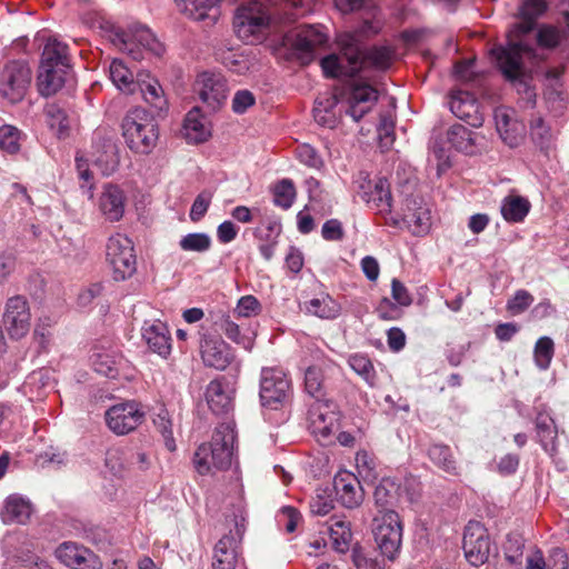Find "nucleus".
I'll use <instances>...</instances> for the list:
<instances>
[{"mask_svg": "<svg viewBox=\"0 0 569 569\" xmlns=\"http://www.w3.org/2000/svg\"><path fill=\"white\" fill-rule=\"evenodd\" d=\"M523 548L525 542L520 535H508L503 545L506 560L510 563H520L523 555Z\"/></svg>", "mask_w": 569, "mask_h": 569, "instance_id": "54", "label": "nucleus"}, {"mask_svg": "<svg viewBox=\"0 0 569 569\" xmlns=\"http://www.w3.org/2000/svg\"><path fill=\"white\" fill-rule=\"evenodd\" d=\"M535 428L541 447L546 451L553 450L558 438V429L555 419L548 410L542 409L537 412Z\"/></svg>", "mask_w": 569, "mask_h": 569, "instance_id": "36", "label": "nucleus"}, {"mask_svg": "<svg viewBox=\"0 0 569 569\" xmlns=\"http://www.w3.org/2000/svg\"><path fill=\"white\" fill-rule=\"evenodd\" d=\"M137 87L141 91L144 101L151 107L162 110L167 106L162 87L148 72L141 71L137 73Z\"/></svg>", "mask_w": 569, "mask_h": 569, "instance_id": "35", "label": "nucleus"}, {"mask_svg": "<svg viewBox=\"0 0 569 569\" xmlns=\"http://www.w3.org/2000/svg\"><path fill=\"white\" fill-rule=\"evenodd\" d=\"M329 535L336 551L345 553L350 548L352 532L350 525L343 520H335L329 526Z\"/></svg>", "mask_w": 569, "mask_h": 569, "instance_id": "45", "label": "nucleus"}, {"mask_svg": "<svg viewBox=\"0 0 569 569\" xmlns=\"http://www.w3.org/2000/svg\"><path fill=\"white\" fill-rule=\"evenodd\" d=\"M121 361V353L112 348H96L91 356L94 371L110 379H116L119 376Z\"/></svg>", "mask_w": 569, "mask_h": 569, "instance_id": "30", "label": "nucleus"}, {"mask_svg": "<svg viewBox=\"0 0 569 569\" xmlns=\"http://www.w3.org/2000/svg\"><path fill=\"white\" fill-rule=\"evenodd\" d=\"M154 426L161 433L166 448L171 452L176 451L177 446L172 431V422L168 418L167 411H161L158 413L157 418L154 419Z\"/></svg>", "mask_w": 569, "mask_h": 569, "instance_id": "56", "label": "nucleus"}, {"mask_svg": "<svg viewBox=\"0 0 569 569\" xmlns=\"http://www.w3.org/2000/svg\"><path fill=\"white\" fill-rule=\"evenodd\" d=\"M183 134L189 142L201 143L211 137V129L198 107L191 109L183 121Z\"/></svg>", "mask_w": 569, "mask_h": 569, "instance_id": "33", "label": "nucleus"}, {"mask_svg": "<svg viewBox=\"0 0 569 569\" xmlns=\"http://www.w3.org/2000/svg\"><path fill=\"white\" fill-rule=\"evenodd\" d=\"M297 157L299 161L310 168L321 169L323 160L318 151L310 144H301L297 148Z\"/></svg>", "mask_w": 569, "mask_h": 569, "instance_id": "62", "label": "nucleus"}, {"mask_svg": "<svg viewBox=\"0 0 569 569\" xmlns=\"http://www.w3.org/2000/svg\"><path fill=\"white\" fill-rule=\"evenodd\" d=\"M273 203L284 210L291 208L296 199V187L290 179H281L271 189Z\"/></svg>", "mask_w": 569, "mask_h": 569, "instance_id": "49", "label": "nucleus"}, {"mask_svg": "<svg viewBox=\"0 0 569 569\" xmlns=\"http://www.w3.org/2000/svg\"><path fill=\"white\" fill-rule=\"evenodd\" d=\"M116 40L122 44V49L126 50L134 60H138L141 57L140 51L133 48L136 43L157 56H160L163 51L162 44L157 40L152 31L142 24H134L130 27L128 32H117Z\"/></svg>", "mask_w": 569, "mask_h": 569, "instance_id": "17", "label": "nucleus"}, {"mask_svg": "<svg viewBox=\"0 0 569 569\" xmlns=\"http://www.w3.org/2000/svg\"><path fill=\"white\" fill-rule=\"evenodd\" d=\"M333 488L338 501L346 508H356L363 499L360 482L352 472L339 471L333 478Z\"/></svg>", "mask_w": 569, "mask_h": 569, "instance_id": "25", "label": "nucleus"}, {"mask_svg": "<svg viewBox=\"0 0 569 569\" xmlns=\"http://www.w3.org/2000/svg\"><path fill=\"white\" fill-rule=\"evenodd\" d=\"M400 485L396 479L390 477L382 478L376 486L373 499L377 507L389 510L388 507L393 506L398 501Z\"/></svg>", "mask_w": 569, "mask_h": 569, "instance_id": "42", "label": "nucleus"}, {"mask_svg": "<svg viewBox=\"0 0 569 569\" xmlns=\"http://www.w3.org/2000/svg\"><path fill=\"white\" fill-rule=\"evenodd\" d=\"M41 63L46 67L52 64L53 67L70 68L68 47L56 38H50L44 44Z\"/></svg>", "mask_w": 569, "mask_h": 569, "instance_id": "43", "label": "nucleus"}, {"mask_svg": "<svg viewBox=\"0 0 569 569\" xmlns=\"http://www.w3.org/2000/svg\"><path fill=\"white\" fill-rule=\"evenodd\" d=\"M53 383L52 372L49 369L42 368L31 372L26 381V388L30 391H37L39 395L42 390L51 388Z\"/></svg>", "mask_w": 569, "mask_h": 569, "instance_id": "55", "label": "nucleus"}, {"mask_svg": "<svg viewBox=\"0 0 569 569\" xmlns=\"http://www.w3.org/2000/svg\"><path fill=\"white\" fill-rule=\"evenodd\" d=\"M181 13L196 21L210 17L211 11H217L221 0H174Z\"/></svg>", "mask_w": 569, "mask_h": 569, "instance_id": "40", "label": "nucleus"}, {"mask_svg": "<svg viewBox=\"0 0 569 569\" xmlns=\"http://www.w3.org/2000/svg\"><path fill=\"white\" fill-rule=\"evenodd\" d=\"M340 412L332 402H318L310 411L312 433L320 441H327L340 429Z\"/></svg>", "mask_w": 569, "mask_h": 569, "instance_id": "18", "label": "nucleus"}, {"mask_svg": "<svg viewBox=\"0 0 569 569\" xmlns=\"http://www.w3.org/2000/svg\"><path fill=\"white\" fill-rule=\"evenodd\" d=\"M56 557L71 569H100L101 561L91 550L73 542H63L56 550Z\"/></svg>", "mask_w": 569, "mask_h": 569, "instance_id": "20", "label": "nucleus"}, {"mask_svg": "<svg viewBox=\"0 0 569 569\" xmlns=\"http://www.w3.org/2000/svg\"><path fill=\"white\" fill-rule=\"evenodd\" d=\"M447 140L455 149L463 152H471L475 146L473 132L459 123L449 128Z\"/></svg>", "mask_w": 569, "mask_h": 569, "instance_id": "46", "label": "nucleus"}, {"mask_svg": "<svg viewBox=\"0 0 569 569\" xmlns=\"http://www.w3.org/2000/svg\"><path fill=\"white\" fill-rule=\"evenodd\" d=\"M547 569H568L569 559L565 549L556 547L549 551L547 560H545Z\"/></svg>", "mask_w": 569, "mask_h": 569, "instance_id": "64", "label": "nucleus"}, {"mask_svg": "<svg viewBox=\"0 0 569 569\" xmlns=\"http://www.w3.org/2000/svg\"><path fill=\"white\" fill-rule=\"evenodd\" d=\"M20 138L21 132L18 128L9 124L0 127V148L3 151L10 154L19 152Z\"/></svg>", "mask_w": 569, "mask_h": 569, "instance_id": "52", "label": "nucleus"}, {"mask_svg": "<svg viewBox=\"0 0 569 569\" xmlns=\"http://www.w3.org/2000/svg\"><path fill=\"white\" fill-rule=\"evenodd\" d=\"M31 513V502L21 495L13 493L4 500L0 517L4 523L24 525L29 521Z\"/></svg>", "mask_w": 569, "mask_h": 569, "instance_id": "29", "label": "nucleus"}, {"mask_svg": "<svg viewBox=\"0 0 569 569\" xmlns=\"http://www.w3.org/2000/svg\"><path fill=\"white\" fill-rule=\"evenodd\" d=\"M197 92L200 100L210 111L219 110L228 97V84L219 73L202 72L196 80Z\"/></svg>", "mask_w": 569, "mask_h": 569, "instance_id": "16", "label": "nucleus"}, {"mask_svg": "<svg viewBox=\"0 0 569 569\" xmlns=\"http://www.w3.org/2000/svg\"><path fill=\"white\" fill-rule=\"evenodd\" d=\"M313 0H253L239 7L233 28L246 43L260 42L271 23L290 22L310 10Z\"/></svg>", "mask_w": 569, "mask_h": 569, "instance_id": "1", "label": "nucleus"}, {"mask_svg": "<svg viewBox=\"0 0 569 569\" xmlns=\"http://www.w3.org/2000/svg\"><path fill=\"white\" fill-rule=\"evenodd\" d=\"M244 519L236 518L234 529L222 536L213 548L212 569H238L241 558V541L244 533Z\"/></svg>", "mask_w": 569, "mask_h": 569, "instance_id": "11", "label": "nucleus"}, {"mask_svg": "<svg viewBox=\"0 0 569 569\" xmlns=\"http://www.w3.org/2000/svg\"><path fill=\"white\" fill-rule=\"evenodd\" d=\"M449 107L451 112L473 128H480L483 123V114L476 97L458 90L450 96Z\"/></svg>", "mask_w": 569, "mask_h": 569, "instance_id": "22", "label": "nucleus"}, {"mask_svg": "<svg viewBox=\"0 0 569 569\" xmlns=\"http://www.w3.org/2000/svg\"><path fill=\"white\" fill-rule=\"evenodd\" d=\"M32 72L22 60L9 61L0 72V94L10 103L20 102L31 83Z\"/></svg>", "mask_w": 569, "mask_h": 569, "instance_id": "10", "label": "nucleus"}, {"mask_svg": "<svg viewBox=\"0 0 569 569\" xmlns=\"http://www.w3.org/2000/svg\"><path fill=\"white\" fill-rule=\"evenodd\" d=\"M530 50V47L521 41H509L507 46L491 49L490 53L502 76L515 81L522 74V53Z\"/></svg>", "mask_w": 569, "mask_h": 569, "instance_id": "15", "label": "nucleus"}, {"mask_svg": "<svg viewBox=\"0 0 569 569\" xmlns=\"http://www.w3.org/2000/svg\"><path fill=\"white\" fill-rule=\"evenodd\" d=\"M373 540L379 555L393 562L400 555L403 527L400 516L395 510L381 511L373 519Z\"/></svg>", "mask_w": 569, "mask_h": 569, "instance_id": "6", "label": "nucleus"}, {"mask_svg": "<svg viewBox=\"0 0 569 569\" xmlns=\"http://www.w3.org/2000/svg\"><path fill=\"white\" fill-rule=\"evenodd\" d=\"M322 372L317 367H309L305 372V388L306 391L312 396L318 398L321 395L322 390Z\"/></svg>", "mask_w": 569, "mask_h": 569, "instance_id": "61", "label": "nucleus"}, {"mask_svg": "<svg viewBox=\"0 0 569 569\" xmlns=\"http://www.w3.org/2000/svg\"><path fill=\"white\" fill-rule=\"evenodd\" d=\"M99 208L107 220L119 221L124 213L122 190L113 184L106 186L99 199Z\"/></svg>", "mask_w": 569, "mask_h": 569, "instance_id": "31", "label": "nucleus"}, {"mask_svg": "<svg viewBox=\"0 0 569 569\" xmlns=\"http://www.w3.org/2000/svg\"><path fill=\"white\" fill-rule=\"evenodd\" d=\"M291 392V381L281 368L261 369L259 397L262 407L277 410L290 399Z\"/></svg>", "mask_w": 569, "mask_h": 569, "instance_id": "8", "label": "nucleus"}, {"mask_svg": "<svg viewBox=\"0 0 569 569\" xmlns=\"http://www.w3.org/2000/svg\"><path fill=\"white\" fill-rule=\"evenodd\" d=\"M351 369L360 376L370 387H375L377 382V375L370 358L366 355L355 353L348 360Z\"/></svg>", "mask_w": 569, "mask_h": 569, "instance_id": "48", "label": "nucleus"}, {"mask_svg": "<svg viewBox=\"0 0 569 569\" xmlns=\"http://www.w3.org/2000/svg\"><path fill=\"white\" fill-rule=\"evenodd\" d=\"M2 326L12 339H20L29 332L31 312L24 296L17 295L7 299L2 315Z\"/></svg>", "mask_w": 569, "mask_h": 569, "instance_id": "14", "label": "nucleus"}, {"mask_svg": "<svg viewBox=\"0 0 569 569\" xmlns=\"http://www.w3.org/2000/svg\"><path fill=\"white\" fill-rule=\"evenodd\" d=\"M355 183L358 193L367 204L377 213L389 214L392 209V194L390 184L386 178L370 180L367 172H359Z\"/></svg>", "mask_w": 569, "mask_h": 569, "instance_id": "12", "label": "nucleus"}, {"mask_svg": "<svg viewBox=\"0 0 569 569\" xmlns=\"http://www.w3.org/2000/svg\"><path fill=\"white\" fill-rule=\"evenodd\" d=\"M204 398L214 415L228 413L232 409V397L224 386V379L210 381L206 388Z\"/></svg>", "mask_w": 569, "mask_h": 569, "instance_id": "32", "label": "nucleus"}, {"mask_svg": "<svg viewBox=\"0 0 569 569\" xmlns=\"http://www.w3.org/2000/svg\"><path fill=\"white\" fill-rule=\"evenodd\" d=\"M430 461L443 472L450 476H459L460 467L451 451L445 443H432L427 450Z\"/></svg>", "mask_w": 569, "mask_h": 569, "instance_id": "37", "label": "nucleus"}, {"mask_svg": "<svg viewBox=\"0 0 569 569\" xmlns=\"http://www.w3.org/2000/svg\"><path fill=\"white\" fill-rule=\"evenodd\" d=\"M328 40L322 26L305 24L288 31L282 38V44L301 64H309L327 47Z\"/></svg>", "mask_w": 569, "mask_h": 569, "instance_id": "5", "label": "nucleus"}, {"mask_svg": "<svg viewBox=\"0 0 569 569\" xmlns=\"http://www.w3.org/2000/svg\"><path fill=\"white\" fill-rule=\"evenodd\" d=\"M47 122L49 127L61 138L67 133L69 128L68 117L63 109L58 104H48L46 108Z\"/></svg>", "mask_w": 569, "mask_h": 569, "instance_id": "51", "label": "nucleus"}, {"mask_svg": "<svg viewBox=\"0 0 569 569\" xmlns=\"http://www.w3.org/2000/svg\"><path fill=\"white\" fill-rule=\"evenodd\" d=\"M122 136L134 153L149 154L157 146L159 127L154 117L143 108L130 109L121 123Z\"/></svg>", "mask_w": 569, "mask_h": 569, "instance_id": "4", "label": "nucleus"}, {"mask_svg": "<svg viewBox=\"0 0 569 569\" xmlns=\"http://www.w3.org/2000/svg\"><path fill=\"white\" fill-rule=\"evenodd\" d=\"M402 220L415 236L428 233L431 226L430 210L419 197L410 196L405 200Z\"/></svg>", "mask_w": 569, "mask_h": 569, "instance_id": "23", "label": "nucleus"}, {"mask_svg": "<svg viewBox=\"0 0 569 569\" xmlns=\"http://www.w3.org/2000/svg\"><path fill=\"white\" fill-rule=\"evenodd\" d=\"M338 101L335 96L317 99L313 108V117L317 123L328 128H335L339 120L336 112Z\"/></svg>", "mask_w": 569, "mask_h": 569, "instance_id": "44", "label": "nucleus"}, {"mask_svg": "<svg viewBox=\"0 0 569 569\" xmlns=\"http://www.w3.org/2000/svg\"><path fill=\"white\" fill-rule=\"evenodd\" d=\"M532 302H533L532 295L525 289H519L507 301V310L511 315H520L523 311H526Z\"/></svg>", "mask_w": 569, "mask_h": 569, "instance_id": "58", "label": "nucleus"}, {"mask_svg": "<svg viewBox=\"0 0 569 569\" xmlns=\"http://www.w3.org/2000/svg\"><path fill=\"white\" fill-rule=\"evenodd\" d=\"M68 68L53 67L44 63H40V70L38 74V89L41 96L49 97L54 94L61 89L66 81Z\"/></svg>", "mask_w": 569, "mask_h": 569, "instance_id": "34", "label": "nucleus"}, {"mask_svg": "<svg viewBox=\"0 0 569 569\" xmlns=\"http://www.w3.org/2000/svg\"><path fill=\"white\" fill-rule=\"evenodd\" d=\"M214 327L236 345L246 350L252 349L256 332L249 326L237 323L230 313H221L214 320Z\"/></svg>", "mask_w": 569, "mask_h": 569, "instance_id": "26", "label": "nucleus"}, {"mask_svg": "<svg viewBox=\"0 0 569 569\" xmlns=\"http://www.w3.org/2000/svg\"><path fill=\"white\" fill-rule=\"evenodd\" d=\"M91 152V162L100 170L102 176H111L119 166V153L116 143L111 139H102L96 142Z\"/></svg>", "mask_w": 569, "mask_h": 569, "instance_id": "28", "label": "nucleus"}, {"mask_svg": "<svg viewBox=\"0 0 569 569\" xmlns=\"http://www.w3.org/2000/svg\"><path fill=\"white\" fill-rule=\"evenodd\" d=\"M260 301L252 295L242 296L233 309L232 316L236 318H251L261 312Z\"/></svg>", "mask_w": 569, "mask_h": 569, "instance_id": "53", "label": "nucleus"}, {"mask_svg": "<svg viewBox=\"0 0 569 569\" xmlns=\"http://www.w3.org/2000/svg\"><path fill=\"white\" fill-rule=\"evenodd\" d=\"M555 356L553 340L548 336L540 337L533 347V360L540 370H547L550 367Z\"/></svg>", "mask_w": 569, "mask_h": 569, "instance_id": "50", "label": "nucleus"}, {"mask_svg": "<svg viewBox=\"0 0 569 569\" xmlns=\"http://www.w3.org/2000/svg\"><path fill=\"white\" fill-rule=\"evenodd\" d=\"M402 307L397 302H392L388 298L380 300L377 307V313L383 320H398L402 316Z\"/></svg>", "mask_w": 569, "mask_h": 569, "instance_id": "63", "label": "nucleus"}, {"mask_svg": "<svg viewBox=\"0 0 569 569\" xmlns=\"http://www.w3.org/2000/svg\"><path fill=\"white\" fill-rule=\"evenodd\" d=\"M236 431L231 423H220L210 442L201 443L193 455L196 471L206 476L213 470H226L233 461Z\"/></svg>", "mask_w": 569, "mask_h": 569, "instance_id": "3", "label": "nucleus"}, {"mask_svg": "<svg viewBox=\"0 0 569 569\" xmlns=\"http://www.w3.org/2000/svg\"><path fill=\"white\" fill-rule=\"evenodd\" d=\"M378 100V91L367 83H355L348 98L346 113L355 121L361 120Z\"/></svg>", "mask_w": 569, "mask_h": 569, "instance_id": "24", "label": "nucleus"}, {"mask_svg": "<svg viewBox=\"0 0 569 569\" xmlns=\"http://www.w3.org/2000/svg\"><path fill=\"white\" fill-rule=\"evenodd\" d=\"M531 204L527 198L507 196L501 202L500 212L507 222L519 223L528 216Z\"/></svg>", "mask_w": 569, "mask_h": 569, "instance_id": "39", "label": "nucleus"}, {"mask_svg": "<svg viewBox=\"0 0 569 569\" xmlns=\"http://www.w3.org/2000/svg\"><path fill=\"white\" fill-rule=\"evenodd\" d=\"M110 79L112 83L123 93L130 94L136 91L137 79L133 73L120 59H113L110 63Z\"/></svg>", "mask_w": 569, "mask_h": 569, "instance_id": "41", "label": "nucleus"}, {"mask_svg": "<svg viewBox=\"0 0 569 569\" xmlns=\"http://www.w3.org/2000/svg\"><path fill=\"white\" fill-rule=\"evenodd\" d=\"M146 418V407L137 400L118 402L104 413L107 427L117 436H127L136 431Z\"/></svg>", "mask_w": 569, "mask_h": 569, "instance_id": "9", "label": "nucleus"}, {"mask_svg": "<svg viewBox=\"0 0 569 569\" xmlns=\"http://www.w3.org/2000/svg\"><path fill=\"white\" fill-rule=\"evenodd\" d=\"M493 117L502 141L511 148L519 146L523 138V124L513 117V111L500 107L495 110Z\"/></svg>", "mask_w": 569, "mask_h": 569, "instance_id": "27", "label": "nucleus"}, {"mask_svg": "<svg viewBox=\"0 0 569 569\" xmlns=\"http://www.w3.org/2000/svg\"><path fill=\"white\" fill-rule=\"evenodd\" d=\"M462 549L467 561L479 567L490 555L491 543L486 527L476 520H470L463 530Z\"/></svg>", "mask_w": 569, "mask_h": 569, "instance_id": "13", "label": "nucleus"}, {"mask_svg": "<svg viewBox=\"0 0 569 569\" xmlns=\"http://www.w3.org/2000/svg\"><path fill=\"white\" fill-rule=\"evenodd\" d=\"M141 337L153 353L163 359L171 355L172 338L164 322L160 320H146L141 327Z\"/></svg>", "mask_w": 569, "mask_h": 569, "instance_id": "21", "label": "nucleus"}, {"mask_svg": "<svg viewBox=\"0 0 569 569\" xmlns=\"http://www.w3.org/2000/svg\"><path fill=\"white\" fill-rule=\"evenodd\" d=\"M106 259L116 281H124L137 271V256L132 240L122 233L108 238L106 244Z\"/></svg>", "mask_w": 569, "mask_h": 569, "instance_id": "7", "label": "nucleus"}, {"mask_svg": "<svg viewBox=\"0 0 569 569\" xmlns=\"http://www.w3.org/2000/svg\"><path fill=\"white\" fill-rule=\"evenodd\" d=\"M276 520L278 526L282 527L288 533H292L300 520V513L296 508L284 506L278 511Z\"/></svg>", "mask_w": 569, "mask_h": 569, "instance_id": "59", "label": "nucleus"}, {"mask_svg": "<svg viewBox=\"0 0 569 569\" xmlns=\"http://www.w3.org/2000/svg\"><path fill=\"white\" fill-rule=\"evenodd\" d=\"M212 198L213 192L210 190H203L196 197L189 212L191 221L197 222L204 217L210 207Z\"/></svg>", "mask_w": 569, "mask_h": 569, "instance_id": "57", "label": "nucleus"}, {"mask_svg": "<svg viewBox=\"0 0 569 569\" xmlns=\"http://www.w3.org/2000/svg\"><path fill=\"white\" fill-rule=\"evenodd\" d=\"M211 246L212 239L207 232H190L179 240L180 249L186 252L204 253Z\"/></svg>", "mask_w": 569, "mask_h": 569, "instance_id": "47", "label": "nucleus"}, {"mask_svg": "<svg viewBox=\"0 0 569 569\" xmlns=\"http://www.w3.org/2000/svg\"><path fill=\"white\" fill-rule=\"evenodd\" d=\"M200 356L208 368L224 370L233 360L231 347L220 337L202 333L200 340Z\"/></svg>", "mask_w": 569, "mask_h": 569, "instance_id": "19", "label": "nucleus"}, {"mask_svg": "<svg viewBox=\"0 0 569 569\" xmlns=\"http://www.w3.org/2000/svg\"><path fill=\"white\" fill-rule=\"evenodd\" d=\"M340 53H331L320 60L326 78H353L366 68L379 71L389 69L395 59V51L388 46H373L363 51L358 38L345 32L339 36Z\"/></svg>", "mask_w": 569, "mask_h": 569, "instance_id": "2", "label": "nucleus"}, {"mask_svg": "<svg viewBox=\"0 0 569 569\" xmlns=\"http://www.w3.org/2000/svg\"><path fill=\"white\" fill-rule=\"evenodd\" d=\"M305 311L321 319H336L341 312V306L328 293H321L305 302Z\"/></svg>", "mask_w": 569, "mask_h": 569, "instance_id": "38", "label": "nucleus"}, {"mask_svg": "<svg viewBox=\"0 0 569 569\" xmlns=\"http://www.w3.org/2000/svg\"><path fill=\"white\" fill-rule=\"evenodd\" d=\"M561 32L553 26H542L537 32V42L540 47L552 49L559 46Z\"/></svg>", "mask_w": 569, "mask_h": 569, "instance_id": "60", "label": "nucleus"}]
</instances>
